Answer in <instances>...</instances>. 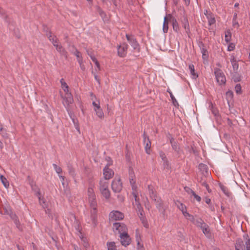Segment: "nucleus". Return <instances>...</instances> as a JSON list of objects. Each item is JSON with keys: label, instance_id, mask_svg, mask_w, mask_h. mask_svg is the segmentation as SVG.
<instances>
[{"label": "nucleus", "instance_id": "obj_24", "mask_svg": "<svg viewBox=\"0 0 250 250\" xmlns=\"http://www.w3.org/2000/svg\"><path fill=\"white\" fill-rule=\"evenodd\" d=\"M182 24L183 26L186 30V32L187 33H189V25L188 23V20L186 17H184L183 20H182Z\"/></svg>", "mask_w": 250, "mask_h": 250}, {"label": "nucleus", "instance_id": "obj_5", "mask_svg": "<svg viewBox=\"0 0 250 250\" xmlns=\"http://www.w3.org/2000/svg\"><path fill=\"white\" fill-rule=\"evenodd\" d=\"M124 214L118 210H113L109 214V220L110 222L115 221H120L124 219Z\"/></svg>", "mask_w": 250, "mask_h": 250}, {"label": "nucleus", "instance_id": "obj_29", "mask_svg": "<svg viewBox=\"0 0 250 250\" xmlns=\"http://www.w3.org/2000/svg\"><path fill=\"white\" fill-rule=\"evenodd\" d=\"M244 237L246 239L245 242V250H250V239L248 235H244Z\"/></svg>", "mask_w": 250, "mask_h": 250}, {"label": "nucleus", "instance_id": "obj_38", "mask_svg": "<svg viewBox=\"0 0 250 250\" xmlns=\"http://www.w3.org/2000/svg\"><path fill=\"white\" fill-rule=\"evenodd\" d=\"M226 99L228 101H231L233 97V92L231 90L227 91L226 93Z\"/></svg>", "mask_w": 250, "mask_h": 250}, {"label": "nucleus", "instance_id": "obj_23", "mask_svg": "<svg viewBox=\"0 0 250 250\" xmlns=\"http://www.w3.org/2000/svg\"><path fill=\"white\" fill-rule=\"evenodd\" d=\"M188 68L190 70V74L192 76V79H196V78H197L198 77V75L196 73H195L194 66L193 64H189L188 66Z\"/></svg>", "mask_w": 250, "mask_h": 250}, {"label": "nucleus", "instance_id": "obj_46", "mask_svg": "<svg viewBox=\"0 0 250 250\" xmlns=\"http://www.w3.org/2000/svg\"><path fill=\"white\" fill-rule=\"evenodd\" d=\"M53 166L57 173L59 174L62 172V169L61 167H58L56 164H53Z\"/></svg>", "mask_w": 250, "mask_h": 250}, {"label": "nucleus", "instance_id": "obj_11", "mask_svg": "<svg viewBox=\"0 0 250 250\" xmlns=\"http://www.w3.org/2000/svg\"><path fill=\"white\" fill-rule=\"evenodd\" d=\"M120 237L122 245L126 246L130 243L131 239L127 232L120 235Z\"/></svg>", "mask_w": 250, "mask_h": 250}, {"label": "nucleus", "instance_id": "obj_57", "mask_svg": "<svg viewBox=\"0 0 250 250\" xmlns=\"http://www.w3.org/2000/svg\"><path fill=\"white\" fill-rule=\"evenodd\" d=\"M133 196L134 197L135 200V201L136 202V205L137 206L138 203H139V198L137 197V194L133 192Z\"/></svg>", "mask_w": 250, "mask_h": 250}, {"label": "nucleus", "instance_id": "obj_60", "mask_svg": "<svg viewBox=\"0 0 250 250\" xmlns=\"http://www.w3.org/2000/svg\"><path fill=\"white\" fill-rule=\"evenodd\" d=\"M227 124H228V125L229 126H230V127H232V125H233V123H232V122L231 120H230V119H229V118H228V120H227Z\"/></svg>", "mask_w": 250, "mask_h": 250}, {"label": "nucleus", "instance_id": "obj_13", "mask_svg": "<svg viewBox=\"0 0 250 250\" xmlns=\"http://www.w3.org/2000/svg\"><path fill=\"white\" fill-rule=\"evenodd\" d=\"M104 175L105 178L104 180H108L113 176L114 171L108 167H106L104 169Z\"/></svg>", "mask_w": 250, "mask_h": 250}, {"label": "nucleus", "instance_id": "obj_16", "mask_svg": "<svg viewBox=\"0 0 250 250\" xmlns=\"http://www.w3.org/2000/svg\"><path fill=\"white\" fill-rule=\"evenodd\" d=\"M235 250H245V245L241 239H237L235 244Z\"/></svg>", "mask_w": 250, "mask_h": 250}, {"label": "nucleus", "instance_id": "obj_20", "mask_svg": "<svg viewBox=\"0 0 250 250\" xmlns=\"http://www.w3.org/2000/svg\"><path fill=\"white\" fill-rule=\"evenodd\" d=\"M230 62L231 63L233 71L235 72H236L238 69L239 64L234 56H232L231 57Z\"/></svg>", "mask_w": 250, "mask_h": 250}, {"label": "nucleus", "instance_id": "obj_44", "mask_svg": "<svg viewBox=\"0 0 250 250\" xmlns=\"http://www.w3.org/2000/svg\"><path fill=\"white\" fill-rule=\"evenodd\" d=\"M201 52L202 53L203 58L204 59H207L208 57V52L207 50L205 48H202Z\"/></svg>", "mask_w": 250, "mask_h": 250}, {"label": "nucleus", "instance_id": "obj_8", "mask_svg": "<svg viewBox=\"0 0 250 250\" xmlns=\"http://www.w3.org/2000/svg\"><path fill=\"white\" fill-rule=\"evenodd\" d=\"M125 36L127 40L132 46L134 50H137L139 52L140 51L139 45L134 36L129 34H126Z\"/></svg>", "mask_w": 250, "mask_h": 250}, {"label": "nucleus", "instance_id": "obj_59", "mask_svg": "<svg viewBox=\"0 0 250 250\" xmlns=\"http://www.w3.org/2000/svg\"><path fill=\"white\" fill-rule=\"evenodd\" d=\"M212 112L215 116H217L219 115L218 111L217 109L212 108Z\"/></svg>", "mask_w": 250, "mask_h": 250}, {"label": "nucleus", "instance_id": "obj_27", "mask_svg": "<svg viewBox=\"0 0 250 250\" xmlns=\"http://www.w3.org/2000/svg\"><path fill=\"white\" fill-rule=\"evenodd\" d=\"M167 92L170 95V98L171 99V101H172V102L173 105L175 106H179V104H178L177 100H176V99L174 97V96H173L172 93L171 92V91H170V90L169 88L167 89Z\"/></svg>", "mask_w": 250, "mask_h": 250}, {"label": "nucleus", "instance_id": "obj_58", "mask_svg": "<svg viewBox=\"0 0 250 250\" xmlns=\"http://www.w3.org/2000/svg\"><path fill=\"white\" fill-rule=\"evenodd\" d=\"M92 104L94 106V109L100 107L99 105V102L97 104L95 102H93Z\"/></svg>", "mask_w": 250, "mask_h": 250}, {"label": "nucleus", "instance_id": "obj_1", "mask_svg": "<svg viewBox=\"0 0 250 250\" xmlns=\"http://www.w3.org/2000/svg\"><path fill=\"white\" fill-rule=\"evenodd\" d=\"M99 184V189L101 194L106 199H109L110 197V192L108 189V182L105 180H101Z\"/></svg>", "mask_w": 250, "mask_h": 250}, {"label": "nucleus", "instance_id": "obj_55", "mask_svg": "<svg viewBox=\"0 0 250 250\" xmlns=\"http://www.w3.org/2000/svg\"><path fill=\"white\" fill-rule=\"evenodd\" d=\"M202 186L206 187L207 190L208 191V192L209 193H210L211 192V190L209 189V186H208V184L207 183V182H204L203 185Z\"/></svg>", "mask_w": 250, "mask_h": 250}, {"label": "nucleus", "instance_id": "obj_22", "mask_svg": "<svg viewBox=\"0 0 250 250\" xmlns=\"http://www.w3.org/2000/svg\"><path fill=\"white\" fill-rule=\"evenodd\" d=\"M169 21V17H168V15L165 17L164 18V21L163 23V30L164 33H167L168 29V21Z\"/></svg>", "mask_w": 250, "mask_h": 250}, {"label": "nucleus", "instance_id": "obj_14", "mask_svg": "<svg viewBox=\"0 0 250 250\" xmlns=\"http://www.w3.org/2000/svg\"><path fill=\"white\" fill-rule=\"evenodd\" d=\"M79 238H81L83 247L87 249L89 247V244L86 235L79 229Z\"/></svg>", "mask_w": 250, "mask_h": 250}, {"label": "nucleus", "instance_id": "obj_32", "mask_svg": "<svg viewBox=\"0 0 250 250\" xmlns=\"http://www.w3.org/2000/svg\"><path fill=\"white\" fill-rule=\"evenodd\" d=\"M145 144V150L147 154H149L150 153V148H151V142L149 139H148V141H147Z\"/></svg>", "mask_w": 250, "mask_h": 250}, {"label": "nucleus", "instance_id": "obj_15", "mask_svg": "<svg viewBox=\"0 0 250 250\" xmlns=\"http://www.w3.org/2000/svg\"><path fill=\"white\" fill-rule=\"evenodd\" d=\"M154 201L156 203V208L158 209L159 211L162 212V213L164 214L165 213V208H164L163 203L161 200L159 198H156L154 199Z\"/></svg>", "mask_w": 250, "mask_h": 250}, {"label": "nucleus", "instance_id": "obj_43", "mask_svg": "<svg viewBox=\"0 0 250 250\" xmlns=\"http://www.w3.org/2000/svg\"><path fill=\"white\" fill-rule=\"evenodd\" d=\"M235 91L237 94H241L242 93L241 86L240 84L238 83L235 85Z\"/></svg>", "mask_w": 250, "mask_h": 250}, {"label": "nucleus", "instance_id": "obj_56", "mask_svg": "<svg viewBox=\"0 0 250 250\" xmlns=\"http://www.w3.org/2000/svg\"><path fill=\"white\" fill-rule=\"evenodd\" d=\"M183 214L184 215V216L186 217L187 218L189 217H192V215L189 214L187 211V210L186 211H185L184 212H183Z\"/></svg>", "mask_w": 250, "mask_h": 250}, {"label": "nucleus", "instance_id": "obj_45", "mask_svg": "<svg viewBox=\"0 0 250 250\" xmlns=\"http://www.w3.org/2000/svg\"><path fill=\"white\" fill-rule=\"evenodd\" d=\"M207 175H202V176L198 179V181L199 183L201 184L202 185H203L204 182H206V177Z\"/></svg>", "mask_w": 250, "mask_h": 250}, {"label": "nucleus", "instance_id": "obj_35", "mask_svg": "<svg viewBox=\"0 0 250 250\" xmlns=\"http://www.w3.org/2000/svg\"><path fill=\"white\" fill-rule=\"evenodd\" d=\"M67 168L68 170L69 173L70 175L72 176L73 178H74L75 176L76 175L75 173L74 168L72 167V166L70 164H68L67 165Z\"/></svg>", "mask_w": 250, "mask_h": 250}, {"label": "nucleus", "instance_id": "obj_54", "mask_svg": "<svg viewBox=\"0 0 250 250\" xmlns=\"http://www.w3.org/2000/svg\"><path fill=\"white\" fill-rule=\"evenodd\" d=\"M143 138H144V143H146V142L148 141V139H149V137L148 136L146 135V132L144 131L143 134Z\"/></svg>", "mask_w": 250, "mask_h": 250}, {"label": "nucleus", "instance_id": "obj_63", "mask_svg": "<svg viewBox=\"0 0 250 250\" xmlns=\"http://www.w3.org/2000/svg\"><path fill=\"white\" fill-rule=\"evenodd\" d=\"M187 219L189 220L193 223H194V221H195V220H196V219H195L194 216L192 215V217H189L187 218Z\"/></svg>", "mask_w": 250, "mask_h": 250}, {"label": "nucleus", "instance_id": "obj_64", "mask_svg": "<svg viewBox=\"0 0 250 250\" xmlns=\"http://www.w3.org/2000/svg\"><path fill=\"white\" fill-rule=\"evenodd\" d=\"M0 14L3 16L5 14V11L0 6Z\"/></svg>", "mask_w": 250, "mask_h": 250}, {"label": "nucleus", "instance_id": "obj_61", "mask_svg": "<svg viewBox=\"0 0 250 250\" xmlns=\"http://www.w3.org/2000/svg\"><path fill=\"white\" fill-rule=\"evenodd\" d=\"M72 119V121H73V122L75 125V128L76 129L78 130V124L77 123V121L76 122L74 119Z\"/></svg>", "mask_w": 250, "mask_h": 250}, {"label": "nucleus", "instance_id": "obj_39", "mask_svg": "<svg viewBox=\"0 0 250 250\" xmlns=\"http://www.w3.org/2000/svg\"><path fill=\"white\" fill-rule=\"evenodd\" d=\"M37 194L39 196V199L40 200L41 205L42 206V207L43 208H46V205L44 200L43 199H41V197L40 196L41 193H40V192L39 189H38V190L37 191Z\"/></svg>", "mask_w": 250, "mask_h": 250}, {"label": "nucleus", "instance_id": "obj_6", "mask_svg": "<svg viewBox=\"0 0 250 250\" xmlns=\"http://www.w3.org/2000/svg\"><path fill=\"white\" fill-rule=\"evenodd\" d=\"M214 74L217 82L219 85L224 84L226 83V77L224 73L221 69L217 68H215L214 70Z\"/></svg>", "mask_w": 250, "mask_h": 250}, {"label": "nucleus", "instance_id": "obj_21", "mask_svg": "<svg viewBox=\"0 0 250 250\" xmlns=\"http://www.w3.org/2000/svg\"><path fill=\"white\" fill-rule=\"evenodd\" d=\"M169 140L170 143L171 145V146L173 149L175 151L179 153L180 151V147L177 144V142L174 141V139L173 137H171L170 138H169Z\"/></svg>", "mask_w": 250, "mask_h": 250}, {"label": "nucleus", "instance_id": "obj_50", "mask_svg": "<svg viewBox=\"0 0 250 250\" xmlns=\"http://www.w3.org/2000/svg\"><path fill=\"white\" fill-rule=\"evenodd\" d=\"M16 227L19 229H21L20 228V222L19 221V220L18 218L17 219H15V220L14 221Z\"/></svg>", "mask_w": 250, "mask_h": 250}, {"label": "nucleus", "instance_id": "obj_9", "mask_svg": "<svg viewBox=\"0 0 250 250\" xmlns=\"http://www.w3.org/2000/svg\"><path fill=\"white\" fill-rule=\"evenodd\" d=\"M128 45L126 43L124 42L118 47V54L121 57H125L127 54Z\"/></svg>", "mask_w": 250, "mask_h": 250}, {"label": "nucleus", "instance_id": "obj_37", "mask_svg": "<svg viewBox=\"0 0 250 250\" xmlns=\"http://www.w3.org/2000/svg\"><path fill=\"white\" fill-rule=\"evenodd\" d=\"M225 41L227 42H229L231 38V33L229 30H227L225 32Z\"/></svg>", "mask_w": 250, "mask_h": 250}, {"label": "nucleus", "instance_id": "obj_34", "mask_svg": "<svg viewBox=\"0 0 250 250\" xmlns=\"http://www.w3.org/2000/svg\"><path fill=\"white\" fill-rule=\"evenodd\" d=\"M55 47L56 50L58 52H59L62 55L66 56V52L61 45H58Z\"/></svg>", "mask_w": 250, "mask_h": 250}, {"label": "nucleus", "instance_id": "obj_42", "mask_svg": "<svg viewBox=\"0 0 250 250\" xmlns=\"http://www.w3.org/2000/svg\"><path fill=\"white\" fill-rule=\"evenodd\" d=\"M177 207L180 210H181L182 213L187 210L186 207L180 202H179V204H177Z\"/></svg>", "mask_w": 250, "mask_h": 250}, {"label": "nucleus", "instance_id": "obj_10", "mask_svg": "<svg viewBox=\"0 0 250 250\" xmlns=\"http://www.w3.org/2000/svg\"><path fill=\"white\" fill-rule=\"evenodd\" d=\"M46 36H47V37L48 38L50 42H51L52 43L53 45L55 47H56L57 45H59L58 44L59 40L57 38V37L56 36H55L54 35H53L51 31L50 30L48 31L46 30Z\"/></svg>", "mask_w": 250, "mask_h": 250}, {"label": "nucleus", "instance_id": "obj_48", "mask_svg": "<svg viewBox=\"0 0 250 250\" xmlns=\"http://www.w3.org/2000/svg\"><path fill=\"white\" fill-rule=\"evenodd\" d=\"M159 155H160V157H161V158L163 161L167 159L165 153L164 152H163L162 151H160Z\"/></svg>", "mask_w": 250, "mask_h": 250}, {"label": "nucleus", "instance_id": "obj_62", "mask_svg": "<svg viewBox=\"0 0 250 250\" xmlns=\"http://www.w3.org/2000/svg\"><path fill=\"white\" fill-rule=\"evenodd\" d=\"M185 189H186V191L188 193L192 194V192H194L191 188H185Z\"/></svg>", "mask_w": 250, "mask_h": 250}, {"label": "nucleus", "instance_id": "obj_26", "mask_svg": "<svg viewBox=\"0 0 250 250\" xmlns=\"http://www.w3.org/2000/svg\"><path fill=\"white\" fill-rule=\"evenodd\" d=\"M207 19L209 25L215 23L216 20L212 13H209V15L207 16Z\"/></svg>", "mask_w": 250, "mask_h": 250}, {"label": "nucleus", "instance_id": "obj_19", "mask_svg": "<svg viewBox=\"0 0 250 250\" xmlns=\"http://www.w3.org/2000/svg\"><path fill=\"white\" fill-rule=\"evenodd\" d=\"M198 168L201 172L202 175H208V166L206 165L201 163L199 165Z\"/></svg>", "mask_w": 250, "mask_h": 250}, {"label": "nucleus", "instance_id": "obj_18", "mask_svg": "<svg viewBox=\"0 0 250 250\" xmlns=\"http://www.w3.org/2000/svg\"><path fill=\"white\" fill-rule=\"evenodd\" d=\"M168 17H169V21H171L172 23V26L174 31L178 32L179 31V25L176 20L170 14L168 15Z\"/></svg>", "mask_w": 250, "mask_h": 250}, {"label": "nucleus", "instance_id": "obj_30", "mask_svg": "<svg viewBox=\"0 0 250 250\" xmlns=\"http://www.w3.org/2000/svg\"><path fill=\"white\" fill-rule=\"evenodd\" d=\"M193 224L195 225L197 227L201 228L205 223L201 218H199L196 219Z\"/></svg>", "mask_w": 250, "mask_h": 250}, {"label": "nucleus", "instance_id": "obj_49", "mask_svg": "<svg viewBox=\"0 0 250 250\" xmlns=\"http://www.w3.org/2000/svg\"><path fill=\"white\" fill-rule=\"evenodd\" d=\"M235 48V44L233 43H230L228 47V51H231L234 49Z\"/></svg>", "mask_w": 250, "mask_h": 250}, {"label": "nucleus", "instance_id": "obj_41", "mask_svg": "<svg viewBox=\"0 0 250 250\" xmlns=\"http://www.w3.org/2000/svg\"><path fill=\"white\" fill-rule=\"evenodd\" d=\"M163 166L165 169L169 170L171 168L170 164L167 159L163 161Z\"/></svg>", "mask_w": 250, "mask_h": 250}, {"label": "nucleus", "instance_id": "obj_51", "mask_svg": "<svg viewBox=\"0 0 250 250\" xmlns=\"http://www.w3.org/2000/svg\"><path fill=\"white\" fill-rule=\"evenodd\" d=\"M10 213L9 214V215H10L11 218L13 221H14L15 220V219H17V218H18V216L16 215V214L12 212L11 210H10Z\"/></svg>", "mask_w": 250, "mask_h": 250}, {"label": "nucleus", "instance_id": "obj_7", "mask_svg": "<svg viewBox=\"0 0 250 250\" xmlns=\"http://www.w3.org/2000/svg\"><path fill=\"white\" fill-rule=\"evenodd\" d=\"M113 229L117 230L120 235L127 232V228L124 223H114L113 224Z\"/></svg>", "mask_w": 250, "mask_h": 250}, {"label": "nucleus", "instance_id": "obj_33", "mask_svg": "<svg viewBox=\"0 0 250 250\" xmlns=\"http://www.w3.org/2000/svg\"><path fill=\"white\" fill-rule=\"evenodd\" d=\"M148 188L150 198L153 200H154L155 198H158L155 194V191L149 185L148 186Z\"/></svg>", "mask_w": 250, "mask_h": 250}, {"label": "nucleus", "instance_id": "obj_31", "mask_svg": "<svg viewBox=\"0 0 250 250\" xmlns=\"http://www.w3.org/2000/svg\"><path fill=\"white\" fill-rule=\"evenodd\" d=\"M0 179L5 188H8L9 184L7 179L2 175L0 174Z\"/></svg>", "mask_w": 250, "mask_h": 250}, {"label": "nucleus", "instance_id": "obj_28", "mask_svg": "<svg viewBox=\"0 0 250 250\" xmlns=\"http://www.w3.org/2000/svg\"><path fill=\"white\" fill-rule=\"evenodd\" d=\"M137 209L138 211V214L140 218V219L143 221V222H144V214H143V209H142L141 204L140 203H138L137 205Z\"/></svg>", "mask_w": 250, "mask_h": 250}, {"label": "nucleus", "instance_id": "obj_2", "mask_svg": "<svg viewBox=\"0 0 250 250\" xmlns=\"http://www.w3.org/2000/svg\"><path fill=\"white\" fill-rule=\"evenodd\" d=\"M90 208V217L92 223L94 226L97 224V204L93 203L89 204Z\"/></svg>", "mask_w": 250, "mask_h": 250}, {"label": "nucleus", "instance_id": "obj_47", "mask_svg": "<svg viewBox=\"0 0 250 250\" xmlns=\"http://www.w3.org/2000/svg\"><path fill=\"white\" fill-rule=\"evenodd\" d=\"M98 11L100 15L103 19H104L105 18V17H106L105 13L104 11H103L101 8H98Z\"/></svg>", "mask_w": 250, "mask_h": 250}, {"label": "nucleus", "instance_id": "obj_4", "mask_svg": "<svg viewBox=\"0 0 250 250\" xmlns=\"http://www.w3.org/2000/svg\"><path fill=\"white\" fill-rule=\"evenodd\" d=\"M112 190L115 193H119L123 188V184L120 177H116L111 184Z\"/></svg>", "mask_w": 250, "mask_h": 250}, {"label": "nucleus", "instance_id": "obj_40", "mask_svg": "<svg viewBox=\"0 0 250 250\" xmlns=\"http://www.w3.org/2000/svg\"><path fill=\"white\" fill-rule=\"evenodd\" d=\"M107 246L108 247V250H117L116 246L114 242L107 243Z\"/></svg>", "mask_w": 250, "mask_h": 250}, {"label": "nucleus", "instance_id": "obj_17", "mask_svg": "<svg viewBox=\"0 0 250 250\" xmlns=\"http://www.w3.org/2000/svg\"><path fill=\"white\" fill-rule=\"evenodd\" d=\"M129 179L130 183V184L132 185V189H134L135 188V175L133 172V170L132 168H130L129 169Z\"/></svg>", "mask_w": 250, "mask_h": 250}, {"label": "nucleus", "instance_id": "obj_53", "mask_svg": "<svg viewBox=\"0 0 250 250\" xmlns=\"http://www.w3.org/2000/svg\"><path fill=\"white\" fill-rule=\"evenodd\" d=\"M27 180H28L30 186L32 188H33L34 181L33 180H31V177L29 175H28L27 176Z\"/></svg>", "mask_w": 250, "mask_h": 250}, {"label": "nucleus", "instance_id": "obj_3", "mask_svg": "<svg viewBox=\"0 0 250 250\" xmlns=\"http://www.w3.org/2000/svg\"><path fill=\"white\" fill-rule=\"evenodd\" d=\"M60 83H61L62 88L63 89V91L65 92L66 96L65 98H66V102L68 104L72 103L73 100L70 93H69V87L67 84L65 82L63 79H62L60 80Z\"/></svg>", "mask_w": 250, "mask_h": 250}, {"label": "nucleus", "instance_id": "obj_25", "mask_svg": "<svg viewBox=\"0 0 250 250\" xmlns=\"http://www.w3.org/2000/svg\"><path fill=\"white\" fill-rule=\"evenodd\" d=\"M202 229L203 232L206 235H210V229L208 225H207L206 223L205 224L200 228Z\"/></svg>", "mask_w": 250, "mask_h": 250}, {"label": "nucleus", "instance_id": "obj_52", "mask_svg": "<svg viewBox=\"0 0 250 250\" xmlns=\"http://www.w3.org/2000/svg\"><path fill=\"white\" fill-rule=\"evenodd\" d=\"M192 195L194 197L197 201L200 202L201 200V198L198 195L196 194L195 192H192Z\"/></svg>", "mask_w": 250, "mask_h": 250}, {"label": "nucleus", "instance_id": "obj_12", "mask_svg": "<svg viewBox=\"0 0 250 250\" xmlns=\"http://www.w3.org/2000/svg\"><path fill=\"white\" fill-rule=\"evenodd\" d=\"M87 196L88 197L89 203H97L96 195L92 188L89 187L87 190Z\"/></svg>", "mask_w": 250, "mask_h": 250}, {"label": "nucleus", "instance_id": "obj_36", "mask_svg": "<svg viewBox=\"0 0 250 250\" xmlns=\"http://www.w3.org/2000/svg\"><path fill=\"white\" fill-rule=\"evenodd\" d=\"M96 112L97 115L100 118H102L104 117V113L101 107L96 108L94 109Z\"/></svg>", "mask_w": 250, "mask_h": 250}]
</instances>
